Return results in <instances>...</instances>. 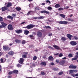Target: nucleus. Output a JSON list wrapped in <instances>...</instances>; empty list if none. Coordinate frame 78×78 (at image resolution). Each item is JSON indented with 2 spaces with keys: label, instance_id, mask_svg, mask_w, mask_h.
Segmentation results:
<instances>
[{
  "label": "nucleus",
  "instance_id": "603ef678",
  "mask_svg": "<svg viewBox=\"0 0 78 78\" xmlns=\"http://www.w3.org/2000/svg\"><path fill=\"white\" fill-rule=\"evenodd\" d=\"M76 68V66H73V69H75Z\"/></svg>",
  "mask_w": 78,
  "mask_h": 78
},
{
  "label": "nucleus",
  "instance_id": "6e6d98bb",
  "mask_svg": "<svg viewBox=\"0 0 78 78\" xmlns=\"http://www.w3.org/2000/svg\"><path fill=\"white\" fill-rule=\"evenodd\" d=\"M69 69H73V66H69Z\"/></svg>",
  "mask_w": 78,
  "mask_h": 78
},
{
  "label": "nucleus",
  "instance_id": "79ce46f5",
  "mask_svg": "<svg viewBox=\"0 0 78 78\" xmlns=\"http://www.w3.org/2000/svg\"><path fill=\"white\" fill-rule=\"evenodd\" d=\"M35 9V11H36L37 10V11L39 10V7H35L34 8Z\"/></svg>",
  "mask_w": 78,
  "mask_h": 78
},
{
  "label": "nucleus",
  "instance_id": "09e8293b",
  "mask_svg": "<svg viewBox=\"0 0 78 78\" xmlns=\"http://www.w3.org/2000/svg\"><path fill=\"white\" fill-rule=\"evenodd\" d=\"M3 18L1 16H0V22L3 21Z\"/></svg>",
  "mask_w": 78,
  "mask_h": 78
},
{
  "label": "nucleus",
  "instance_id": "c9c22d12",
  "mask_svg": "<svg viewBox=\"0 0 78 78\" xmlns=\"http://www.w3.org/2000/svg\"><path fill=\"white\" fill-rule=\"evenodd\" d=\"M68 21H71V22H73V20L71 19V18H68Z\"/></svg>",
  "mask_w": 78,
  "mask_h": 78
},
{
  "label": "nucleus",
  "instance_id": "2f4dec72",
  "mask_svg": "<svg viewBox=\"0 0 78 78\" xmlns=\"http://www.w3.org/2000/svg\"><path fill=\"white\" fill-rule=\"evenodd\" d=\"M26 43V41L24 40H23L22 41V44L24 45Z\"/></svg>",
  "mask_w": 78,
  "mask_h": 78
},
{
  "label": "nucleus",
  "instance_id": "5701e85b",
  "mask_svg": "<svg viewBox=\"0 0 78 78\" xmlns=\"http://www.w3.org/2000/svg\"><path fill=\"white\" fill-rule=\"evenodd\" d=\"M7 19H10L11 20H13L14 19V17L11 16H10L9 15L7 17Z\"/></svg>",
  "mask_w": 78,
  "mask_h": 78
},
{
  "label": "nucleus",
  "instance_id": "ea45409f",
  "mask_svg": "<svg viewBox=\"0 0 78 78\" xmlns=\"http://www.w3.org/2000/svg\"><path fill=\"white\" fill-rule=\"evenodd\" d=\"M68 56L69 58H72V57H73V55H72V54H69L68 55Z\"/></svg>",
  "mask_w": 78,
  "mask_h": 78
},
{
  "label": "nucleus",
  "instance_id": "bb28decb",
  "mask_svg": "<svg viewBox=\"0 0 78 78\" xmlns=\"http://www.w3.org/2000/svg\"><path fill=\"white\" fill-rule=\"evenodd\" d=\"M13 73H16V74H18V73H19V71H18V70H15L13 71Z\"/></svg>",
  "mask_w": 78,
  "mask_h": 78
},
{
  "label": "nucleus",
  "instance_id": "6e6552de",
  "mask_svg": "<svg viewBox=\"0 0 78 78\" xmlns=\"http://www.w3.org/2000/svg\"><path fill=\"white\" fill-rule=\"evenodd\" d=\"M24 59L23 58H20V60L19 61V62L20 64H23L24 62Z\"/></svg>",
  "mask_w": 78,
  "mask_h": 78
},
{
  "label": "nucleus",
  "instance_id": "e2e57ef3",
  "mask_svg": "<svg viewBox=\"0 0 78 78\" xmlns=\"http://www.w3.org/2000/svg\"><path fill=\"white\" fill-rule=\"evenodd\" d=\"M34 19H38V17H34Z\"/></svg>",
  "mask_w": 78,
  "mask_h": 78
},
{
  "label": "nucleus",
  "instance_id": "37998d69",
  "mask_svg": "<svg viewBox=\"0 0 78 78\" xmlns=\"http://www.w3.org/2000/svg\"><path fill=\"white\" fill-rule=\"evenodd\" d=\"M73 37L74 38V39L75 40H78V37H77L76 36H74Z\"/></svg>",
  "mask_w": 78,
  "mask_h": 78
},
{
  "label": "nucleus",
  "instance_id": "9b49d317",
  "mask_svg": "<svg viewBox=\"0 0 78 78\" xmlns=\"http://www.w3.org/2000/svg\"><path fill=\"white\" fill-rule=\"evenodd\" d=\"M66 36L69 39V40H71L72 39H71V37H73V36L70 34H67Z\"/></svg>",
  "mask_w": 78,
  "mask_h": 78
},
{
  "label": "nucleus",
  "instance_id": "423d86ee",
  "mask_svg": "<svg viewBox=\"0 0 78 78\" xmlns=\"http://www.w3.org/2000/svg\"><path fill=\"white\" fill-rule=\"evenodd\" d=\"M37 35L38 37H42V33L40 31H38L37 32Z\"/></svg>",
  "mask_w": 78,
  "mask_h": 78
},
{
  "label": "nucleus",
  "instance_id": "f8f14e48",
  "mask_svg": "<svg viewBox=\"0 0 78 78\" xmlns=\"http://www.w3.org/2000/svg\"><path fill=\"white\" fill-rule=\"evenodd\" d=\"M8 8H7V7L6 6H5L4 7H3L1 9L2 11H5L6 10H7L8 9Z\"/></svg>",
  "mask_w": 78,
  "mask_h": 78
},
{
  "label": "nucleus",
  "instance_id": "4be33fe9",
  "mask_svg": "<svg viewBox=\"0 0 78 78\" xmlns=\"http://www.w3.org/2000/svg\"><path fill=\"white\" fill-rule=\"evenodd\" d=\"M15 41L16 43L17 44H20L21 42V40H20L18 39H16L15 40Z\"/></svg>",
  "mask_w": 78,
  "mask_h": 78
},
{
  "label": "nucleus",
  "instance_id": "412c9836",
  "mask_svg": "<svg viewBox=\"0 0 78 78\" xmlns=\"http://www.w3.org/2000/svg\"><path fill=\"white\" fill-rule=\"evenodd\" d=\"M60 5L59 4H56L55 6V7L56 8H60Z\"/></svg>",
  "mask_w": 78,
  "mask_h": 78
},
{
  "label": "nucleus",
  "instance_id": "c756f323",
  "mask_svg": "<svg viewBox=\"0 0 78 78\" xmlns=\"http://www.w3.org/2000/svg\"><path fill=\"white\" fill-rule=\"evenodd\" d=\"M44 28H46V29H48V28H49V29H51V27L49 26H46L44 27Z\"/></svg>",
  "mask_w": 78,
  "mask_h": 78
},
{
  "label": "nucleus",
  "instance_id": "49530a36",
  "mask_svg": "<svg viewBox=\"0 0 78 78\" xmlns=\"http://www.w3.org/2000/svg\"><path fill=\"white\" fill-rule=\"evenodd\" d=\"M63 9H63V8H61L58 9V11H62V10H63Z\"/></svg>",
  "mask_w": 78,
  "mask_h": 78
},
{
  "label": "nucleus",
  "instance_id": "bf43d9fd",
  "mask_svg": "<svg viewBox=\"0 0 78 78\" xmlns=\"http://www.w3.org/2000/svg\"><path fill=\"white\" fill-rule=\"evenodd\" d=\"M12 16L13 17H16V15L15 14H12Z\"/></svg>",
  "mask_w": 78,
  "mask_h": 78
},
{
  "label": "nucleus",
  "instance_id": "3c124183",
  "mask_svg": "<svg viewBox=\"0 0 78 78\" xmlns=\"http://www.w3.org/2000/svg\"><path fill=\"white\" fill-rule=\"evenodd\" d=\"M55 62L57 63H59V60L57 59L56 60Z\"/></svg>",
  "mask_w": 78,
  "mask_h": 78
},
{
  "label": "nucleus",
  "instance_id": "052dcab7",
  "mask_svg": "<svg viewBox=\"0 0 78 78\" xmlns=\"http://www.w3.org/2000/svg\"><path fill=\"white\" fill-rule=\"evenodd\" d=\"M40 50V49H36L35 50V51H36V52H37V51H38Z\"/></svg>",
  "mask_w": 78,
  "mask_h": 78
},
{
  "label": "nucleus",
  "instance_id": "338daca9",
  "mask_svg": "<svg viewBox=\"0 0 78 78\" xmlns=\"http://www.w3.org/2000/svg\"><path fill=\"white\" fill-rule=\"evenodd\" d=\"M25 23H26L25 22H23L21 23V24L23 25V24H24Z\"/></svg>",
  "mask_w": 78,
  "mask_h": 78
},
{
  "label": "nucleus",
  "instance_id": "a211bd4d",
  "mask_svg": "<svg viewBox=\"0 0 78 78\" xmlns=\"http://www.w3.org/2000/svg\"><path fill=\"white\" fill-rule=\"evenodd\" d=\"M1 23L2 25V26L3 27H5L6 25H7V24L3 22H1Z\"/></svg>",
  "mask_w": 78,
  "mask_h": 78
},
{
  "label": "nucleus",
  "instance_id": "473e14b6",
  "mask_svg": "<svg viewBox=\"0 0 78 78\" xmlns=\"http://www.w3.org/2000/svg\"><path fill=\"white\" fill-rule=\"evenodd\" d=\"M33 12V11H29L28 13L27 14V16H29V15H31V13Z\"/></svg>",
  "mask_w": 78,
  "mask_h": 78
},
{
  "label": "nucleus",
  "instance_id": "9d476101",
  "mask_svg": "<svg viewBox=\"0 0 78 78\" xmlns=\"http://www.w3.org/2000/svg\"><path fill=\"white\" fill-rule=\"evenodd\" d=\"M8 29L10 30H13V27L12 26L11 24H9L8 26Z\"/></svg>",
  "mask_w": 78,
  "mask_h": 78
},
{
  "label": "nucleus",
  "instance_id": "2eb2a0df",
  "mask_svg": "<svg viewBox=\"0 0 78 78\" xmlns=\"http://www.w3.org/2000/svg\"><path fill=\"white\" fill-rule=\"evenodd\" d=\"M8 54H9V55L10 56L13 55L14 54V52L12 51H9V52L8 53Z\"/></svg>",
  "mask_w": 78,
  "mask_h": 78
},
{
  "label": "nucleus",
  "instance_id": "774afa93",
  "mask_svg": "<svg viewBox=\"0 0 78 78\" xmlns=\"http://www.w3.org/2000/svg\"><path fill=\"white\" fill-rule=\"evenodd\" d=\"M67 59V58L65 57L64 58H62V59Z\"/></svg>",
  "mask_w": 78,
  "mask_h": 78
},
{
  "label": "nucleus",
  "instance_id": "4468645a",
  "mask_svg": "<svg viewBox=\"0 0 78 78\" xmlns=\"http://www.w3.org/2000/svg\"><path fill=\"white\" fill-rule=\"evenodd\" d=\"M15 31L17 34H20L22 33V30H15Z\"/></svg>",
  "mask_w": 78,
  "mask_h": 78
},
{
  "label": "nucleus",
  "instance_id": "4c0bfd02",
  "mask_svg": "<svg viewBox=\"0 0 78 78\" xmlns=\"http://www.w3.org/2000/svg\"><path fill=\"white\" fill-rule=\"evenodd\" d=\"M47 9L48 10L50 11V10H51V9H52V8L50 6H49L48 7Z\"/></svg>",
  "mask_w": 78,
  "mask_h": 78
},
{
  "label": "nucleus",
  "instance_id": "f257e3e1",
  "mask_svg": "<svg viewBox=\"0 0 78 78\" xmlns=\"http://www.w3.org/2000/svg\"><path fill=\"white\" fill-rule=\"evenodd\" d=\"M12 4L11 2H5V6L7 7V8H8V9L9 8V7L12 6Z\"/></svg>",
  "mask_w": 78,
  "mask_h": 78
},
{
  "label": "nucleus",
  "instance_id": "8fccbe9b",
  "mask_svg": "<svg viewBox=\"0 0 78 78\" xmlns=\"http://www.w3.org/2000/svg\"><path fill=\"white\" fill-rule=\"evenodd\" d=\"M71 76H73V77H75V76H76L75 75V74L74 73L71 74Z\"/></svg>",
  "mask_w": 78,
  "mask_h": 78
},
{
  "label": "nucleus",
  "instance_id": "58836bf2",
  "mask_svg": "<svg viewBox=\"0 0 78 78\" xmlns=\"http://www.w3.org/2000/svg\"><path fill=\"white\" fill-rule=\"evenodd\" d=\"M33 59L34 61H36L37 59V57L36 56H34L33 57Z\"/></svg>",
  "mask_w": 78,
  "mask_h": 78
},
{
  "label": "nucleus",
  "instance_id": "39448f33",
  "mask_svg": "<svg viewBox=\"0 0 78 78\" xmlns=\"http://www.w3.org/2000/svg\"><path fill=\"white\" fill-rule=\"evenodd\" d=\"M58 23L60 24H64V25H67L68 23V22L65 21H62L58 22Z\"/></svg>",
  "mask_w": 78,
  "mask_h": 78
},
{
  "label": "nucleus",
  "instance_id": "13d9d810",
  "mask_svg": "<svg viewBox=\"0 0 78 78\" xmlns=\"http://www.w3.org/2000/svg\"><path fill=\"white\" fill-rule=\"evenodd\" d=\"M48 36H52V33H50L48 34Z\"/></svg>",
  "mask_w": 78,
  "mask_h": 78
},
{
  "label": "nucleus",
  "instance_id": "f03ea898",
  "mask_svg": "<svg viewBox=\"0 0 78 78\" xmlns=\"http://www.w3.org/2000/svg\"><path fill=\"white\" fill-rule=\"evenodd\" d=\"M35 27V25L34 24H29L27 25L26 27H24V28L27 29H31Z\"/></svg>",
  "mask_w": 78,
  "mask_h": 78
},
{
  "label": "nucleus",
  "instance_id": "aec40b11",
  "mask_svg": "<svg viewBox=\"0 0 78 78\" xmlns=\"http://www.w3.org/2000/svg\"><path fill=\"white\" fill-rule=\"evenodd\" d=\"M40 65L42 66H46V62H42L41 63Z\"/></svg>",
  "mask_w": 78,
  "mask_h": 78
},
{
  "label": "nucleus",
  "instance_id": "b1692460",
  "mask_svg": "<svg viewBox=\"0 0 78 78\" xmlns=\"http://www.w3.org/2000/svg\"><path fill=\"white\" fill-rule=\"evenodd\" d=\"M24 34H26V35H28V34H29V31L27 30H25Z\"/></svg>",
  "mask_w": 78,
  "mask_h": 78
},
{
  "label": "nucleus",
  "instance_id": "393cba45",
  "mask_svg": "<svg viewBox=\"0 0 78 78\" xmlns=\"http://www.w3.org/2000/svg\"><path fill=\"white\" fill-rule=\"evenodd\" d=\"M66 37H62L61 38V40L62 41H66Z\"/></svg>",
  "mask_w": 78,
  "mask_h": 78
},
{
  "label": "nucleus",
  "instance_id": "de8ad7c7",
  "mask_svg": "<svg viewBox=\"0 0 78 78\" xmlns=\"http://www.w3.org/2000/svg\"><path fill=\"white\" fill-rule=\"evenodd\" d=\"M41 73L42 75H45V73L43 72H41Z\"/></svg>",
  "mask_w": 78,
  "mask_h": 78
},
{
  "label": "nucleus",
  "instance_id": "1a4fd4ad",
  "mask_svg": "<svg viewBox=\"0 0 78 78\" xmlns=\"http://www.w3.org/2000/svg\"><path fill=\"white\" fill-rule=\"evenodd\" d=\"M53 47L55 48V49L56 50H61V48L60 47H59L58 46H57L56 45H53Z\"/></svg>",
  "mask_w": 78,
  "mask_h": 78
},
{
  "label": "nucleus",
  "instance_id": "20e7f679",
  "mask_svg": "<svg viewBox=\"0 0 78 78\" xmlns=\"http://www.w3.org/2000/svg\"><path fill=\"white\" fill-rule=\"evenodd\" d=\"M60 64L62 66H66L67 65H66V60H62L60 62Z\"/></svg>",
  "mask_w": 78,
  "mask_h": 78
},
{
  "label": "nucleus",
  "instance_id": "c85d7f7f",
  "mask_svg": "<svg viewBox=\"0 0 78 78\" xmlns=\"http://www.w3.org/2000/svg\"><path fill=\"white\" fill-rule=\"evenodd\" d=\"M44 18V17L43 16H39L38 17V20H41V19H43Z\"/></svg>",
  "mask_w": 78,
  "mask_h": 78
},
{
  "label": "nucleus",
  "instance_id": "6ab92c4d",
  "mask_svg": "<svg viewBox=\"0 0 78 78\" xmlns=\"http://www.w3.org/2000/svg\"><path fill=\"white\" fill-rule=\"evenodd\" d=\"M77 58H78V55H76L75 56V58H74L72 59V61H76V60H77Z\"/></svg>",
  "mask_w": 78,
  "mask_h": 78
},
{
  "label": "nucleus",
  "instance_id": "a19ab883",
  "mask_svg": "<svg viewBox=\"0 0 78 78\" xmlns=\"http://www.w3.org/2000/svg\"><path fill=\"white\" fill-rule=\"evenodd\" d=\"M48 48H51V49H52V50H54V48H53L50 46H48Z\"/></svg>",
  "mask_w": 78,
  "mask_h": 78
},
{
  "label": "nucleus",
  "instance_id": "a18cd8bd",
  "mask_svg": "<svg viewBox=\"0 0 78 78\" xmlns=\"http://www.w3.org/2000/svg\"><path fill=\"white\" fill-rule=\"evenodd\" d=\"M63 56V55L62 53H60L59 55V57H62Z\"/></svg>",
  "mask_w": 78,
  "mask_h": 78
},
{
  "label": "nucleus",
  "instance_id": "4d7b16f0",
  "mask_svg": "<svg viewBox=\"0 0 78 78\" xmlns=\"http://www.w3.org/2000/svg\"><path fill=\"white\" fill-rule=\"evenodd\" d=\"M63 74V72H60L58 73V75H62Z\"/></svg>",
  "mask_w": 78,
  "mask_h": 78
},
{
  "label": "nucleus",
  "instance_id": "0e129e2a",
  "mask_svg": "<svg viewBox=\"0 0 78 78\" xmlns=\"http://www.w3.org/2000/svg\"><path fill=\"white\" fill-rule=\"evenodd\" d=\"M73 72L76 73L77 72V70H73Z\"/></svg>",
  "mask_w": 78,
  "mask_h": 78
},
{
  "label": "nucleus",
  "instance_id": "864d4df0",
  "mask_svg": "<svg viewBox=\"0 0 78 78\" xmlns=\"http://www.w3.org/2000/svg\"><path fill=\"white\" fill-rule=\"evenodd\" d=\"M46 2L48 3H49V4H50L51 3V2H50V1H49V0H47L46 1Z\"/></svg>",
  "mask_w": 78,
  "mask_h": 78
},
{
  "label": "nucleus",
  "instance_id": "72a5a7b5",
  "mask_svg": "<svg viewBox=\"0 0 78 78\" xmlns=\"http://www.w3.org/2000/svg\"><path fill=\"white\" fill-rule=\"evenodd\" d=\"M73 73V70H69V74L71 75V74H72V73Z\"/></svg>",
  "mask_w": 78,
  "mask_h": 78
},
{
  "label": "nucleus",
  "instance_id": "cd10ccee",
  "mask_svg": "<svg viewBox=\"0 0 78 78\" xmlns=\"http://www.w3.org/2000/svg\"><path fill=\"white\" fill-rule=\"evenodd\" d=\"M22 57L23 58H27V55L25 54H24L22 55Z\"/></svg>",
  "mask_w": 78,
  "mask_h": 78
},
{
  "label": "nucleus",
  "instance_id": "a878e982",
  "mask_svg": "<svg viewBox=\"0 0 78 78\" xmlns=\"http://www.w3.org/2000/svg\"><path fill=\"white\" fill-rule=\"evenodd\" d=\"M16 10H17V11H20V10H21V9H21V8L20 7H17L16 8Z\"/></svg>",
  "mask_w": 78,
  "mask_h": 78
},
{
  "label": "nucleus",
  "instance_id": "e433bc0d",
  "mask_svg": "<svg viewBox=\"0 0 78 78\" xmlns=\"http://www.w3.org/2000/svg\"><path fill=\"white\" fill-rule=\"evenodd\" d=\"M53 70L55 71H58V70H59V69L56 68H53Z\"/></svg>",
  "mask_w": 78,
  "mask_h": 78
},
{
  "label": "nucleus",
  "instance_id": "f3484780",
  "mask_svg": "<svg viewBox=\"0 0 78 78\" xmlns=\"http://www.w3.org/2000/svg\"><path fill=\"white\" fill-rule=\"evenodd\" d=\"M41 13H46L47 14H50V12H48L46 10H43L41 11Z\"/></svg>",
  "mask_w": 78,
  "mask_h": 78
},
{
  "label": "nucleus",
  "instance_id": "f704fd0d",
  "mask_svg": "<svg viewBox=\"0 0 78 78\" xmlns=\"http://www.w3.org/2000/svg\"><path fill=\"white\" fill-rule=\"evenodd\" d=\"M13 73H14L13 72V71H10L9 72L8 74V75H12V74H13Z\"/></svg>",
  "mask_w": 78,
  "mask_h": 78
},
{
  "label": "nucleus",
  "instance_id": "c03bdc74",
  "mask_svg": "<svg viewBox=\"0 0 78 78\" xmlns=\"http://www.w3.org/2000/svg\"><path fill=\"white\" fill-rule=\"evenodd\" d=\"M17 66L18 67H20H20H22V65H20V64H18L17 65Z\"/></svg>",
  "mask_w": 78,
  "mask_h": 78
},
{
  "label": "nucleus",
  "instance_id": "5fc2aeb1",
  "mask_svg": "<svg viewBox=\"0 0 78 78\" xmlns=\"http://www.w3.org/2000/svg\"><path fill=\"white\" fill-rule=\"evenodd\" d=\"M48 22H50V23H51V22H53V20H48Z\"/></svg>",
  "mask_w": 78,
  "mask_h": 78
},
{
  "label": "nucleus",
  "instance_id": "69168bd1",
  "mask_svg": "<svg viewBox=\"0 0 78 78\" xmlns=\"http://www.w3.org/2000/svg\"><path fill=\"white\" fill-rule=\"evenodd\" d=\"M8 78H12V76H8Z\"/></svg>",
  "mask_w": 78,
  "mask_h": 78
},
{
  "label": "nucleus",
  "instance_id": "dca6fc26",
  "mask_svg": "<svg viewBox=\"0 0 78 78\" xmlns=\"http://www.w3.org/2000/svg\"><path fill=\"white\" fill-rule=\"evenodd\" d=\"M0 61L2 63L5 62V61H6V58H1L0 59Z\"/></svg>",
  "mask_w": 78,
  "mask_h": 78
},
{
  "label": "nucleus",
  "instance_id": "ddd939ff",
  "mask_svg": "<svg viewBox=\"0 0 78 78\" xmlns=\"http://www.w3.org/2000/svg\"><path fill=\"white\" fill-rule=\"evenodd\" d=\"M48 60L51 61H53L54 58L52 56H50L48 57Z\"/></svg>",
  "mask_w": 78,
  "mask_h": 78
},
{
  "label": "nucleus",
  "instance_id": "680f3d73",
  "mask_svg": "<svg viewBox=\"0 0 78 78\" xmlns=\"http://www.w3.org/2000/svg\"><path fill=\"white\" fill-rule=\"evenodd\" d=\"M59 55V53H57V54H54V56H57V55Z\"/></svg>",
  "mask_w": 78,
  "mask_h": 78
},
{
  "label": "nucleus",
  "instance_id": "7c9ffc66",
  "mask_svg": "<svg viewBox=\"0 0 78 78\" xmlns=\"http://www.w3.org/2000/svg\"><path fill=\"white\" fill-rule=\"evenodd\" d=\"M60 16L62 17L63 18H66V16L63 14H60Z\"/></svg>",
  "mask_w": 78,
  "mask_h": 78
},
{
  "label": "nucleus",
  "instance_id": "7ed1b4c3",
  "mask_svg": "<svg viewBox=\"0 0 78 78\" xmlns=\"http://www.w3.org/2000/svg\"><path fill=\"white\" fill-rule=\"evenodd\" d=\"M3 49L5 51H9L10 50V49H11V48H10L8 46H3Z\"/></svg>",
  "mask_w": 78,
  "mask_h": 78
},
{
  "label": "nucleus",
  "instance_id": "0eeeda50",
  "mask_svg": "<svg viewBox=\"0 0 78 78\" xmlns=\"http://www.w3.org/2000/svg\"><path fill=\"white\" fill-rule=\"evenodd\" d=\"M70 44L71 45H73V46H74L75 45H76V44H77V43L75 41H71L70 42Z\"/></svg>",
  "mask_w": 78,
  "mask_h": 78
}]
</instances>
